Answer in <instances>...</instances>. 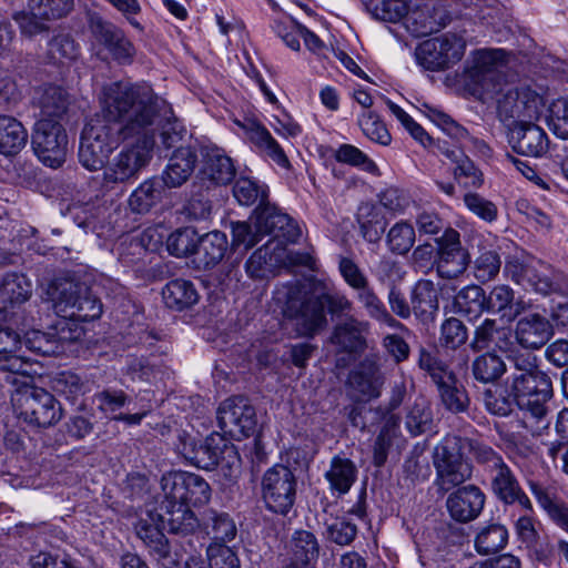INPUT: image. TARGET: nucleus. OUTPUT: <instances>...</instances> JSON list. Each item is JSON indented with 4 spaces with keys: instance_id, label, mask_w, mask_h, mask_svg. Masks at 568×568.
I'll list each match as a JSON object with an SVG mask.
<instances>
[{
    "instance_id": "nucleus-1",
    "label": "nucleus",
    "mask_w": 568,
    "mask_h": 568,
    "mask_svg": "<svg viewBox=\"0 0 568 568\" xmlns=\"http://www.w3.org/2000/svg\"><path fill=\"white\" fill-rule=\"evenodd\" d=\"M101 114L91 118L81 133L79 161L89 171L102 169L121 142L130 141L161 105L151 87L123 81L102 89Z\"/></svg>"
},
{
    "instance_id": "nucleus-2",
    "label": "nucleus",
    "mask_w": 568,
    "mask_h": 568,
    "mask_svg": "<svg viewBox=\"0 0 568 568\" xmlns=\"http://www.w3.org/2000/svg\"><path fill=\"white\" fill-rule=\"evenodd\" d=\"M505 60L501 49H481L471 53L464 72L468 91L483 102L497 101V112L501 121H515L518 115L519 88H505L499 70Z\"/></svg>"
},
{
    "instance_id": "nucleus-3",
    "label": "nucleus",
    "mask_w": 568,
    "mask_h": 568,
    "mask_svg": "<svg viewBox=\"0 0 568 568\" xmlns=\"http://www.w3.org/2000/svg\"><path fill=\"white\" fill-rule=\"evenodd\" d=\"M160 106L142 123V130L133 134L128 144L115 154L103 171V185L113 187L138 179L153 158L155 131L160 122Z\"/></svg>"
},
{
    "instance_id": "nucleus-4",
    "label": "nucleus",
    "mask_w": 568,
    "mask_h": 568,
    "mask_svg": "<svg viewBox=\"0 0 568 568\" xmlns=\"http://www.w3.org/2000/svg\"><path fill=\"white\" fill-rule=\"evenodd\" d=\"M54 312L64 318L89 322L102 314V303L83 282L57 278L47 288Z\"/></svg>"
},
{
    "instance_id": "nucleus-5",
    "label": "nucleus",
    "mask_w": 568,
    "mask_h": 568,
    "mask_svg": "<svg viewBox=\"0 0 568 568\" xmlns=\"http://www.w3.org/2000/svg\"><path fill=\"white\" fill-rule=\"evenodd\" d=\"M504 272L516 284L542 296L562 291V274L550 264L525 253L509 256Z\"/></svg>"
},
{
    "instance_id": "nucleus-6",
    "label": "nucleus",
    "mask_w": 568,
    "mask_h": 568,
    "mask_svg": "<svg viewBox=\"0 0 568 568\" xmlns=\"http://www.w3.org/2000/svg\"><path fill=\"white\" fill-rule=\"evenodd\" d=\"M465 444V438L448 434L435 446L433 464L438 490L447 493L471 478L473 466L464 458Z\"/></svg>"
},
{
    "instance_id": "nucleus-7",
    "label": "nucleus",
    "mask_w": 568,
    "mask_h": 568,
    "mask_svg": "<svg viewBox=\"0 0 568 568\" xmlns=\"http://www.w3.org/2000/svg\"><path fill=\"white\" fill-rule=\"evenodd\" d=\"M178 439V452L199 468L212 470L223 462L230 468L239 462L234 445L219 433H213L204 440H201L182 432L179 434Z\"/></svg>"
},
{
    "instance_id": "nucleus-8",
    "label": "nucleus",
    "mask_w": 568,
    "mask_h": 568,
    "mask_svg": "<svg viewBox=\"0 0 568 568\" xmlns=\"http://www.w3.org/2000/svg\"><path fill=\"white\" fill-rule=\"evenodd\" d=\"M418 365L436 385L440 404L446 410L456 415L468 412L470 406L468 393L447 364L422 347L419 349Z\"/></svg>"
},
{
    "instance_id": "nucleus-9",
    "label": "nucleus",
    "mask_w": 568,
    "mask_h": 568,
    "mask_svg": "<svg viewBox=\"0 0 568 568\" xmlns=\"http://www.w3.org/2000/svg\"><path fill=\"white\" fill-rule=\"evenodd\" d=\"M18 417L36 427H50L62 418L61 404L48 390L23 385L11 396Z\"/></svg>"
},
{
    "instance_id": "nucleus-10",
    "label": "nucleus",
    "mask_w": 568,
    "mask_h": 568,
    "mask_svg": "<svg viewBox=\"0 0 568 568\" xmlns=\"http://www.w3.org/2000/svg\"><path fill=\"white\" fill-rule=\"evenodd\" d=\"M284 312L295 322L296 332L301 336L312 337L327 324L317 285L312 293L290 291Z\"/></svg>"
},
{
    "instance_id": "nucleus-11",
    "label": "nucleus",
    "mask_w": 568,
    "mask_h": 568,
    "mask_svg": "<svg viewBox=\"0 0 568 568\" xmlns=\"http://www.w3.org/2000/svg\"><path fill=\"white\" fill-rule=\"evenodd\" d=\"M297 479L293 470L282 464L274 465L262 478V497L273 513L286 515L295 504Z\"/></svg>"
},
{
    "instance_id": "nucleus-12",
    "label": "nucleus",
    "mask_w": 568,
    "mask_h": 568,
    "mask_svg": "<svg viewBox=\"0 0 568 568\" xmlns=\"http://www.w3.org/2000/svg\"><path fill=\"white\" fill-rule=\"evenodd\" d=\"M465 50L466 40L463 36L446 32L420 43L416 50V58L425 69L440 71L459 62Z\"/></svg>"
},
{
    "instance_id": "nucleus-13",
    "label": "nucleus",
    "mask_w": 568,
    "mask_h": 568,
    "mask_svg": "<svg viewBox=\"0 0 568 568\" xmlns=\"http://www.w3.org/2000/svg\"><path fill=\"white\" fill-rule=\"evenodd\" d=\"M216 419L224 435L235 440L253 435L257 425L255 408L243 396L223 400L217 408Z\"/></svg>"
},
{
    "instance_id": "nucleus-14",
    "label": "nucleus",
    "mask_w": 568,
    "mask_h": 568,
    "mask_svg": "<svg viewBox=\"0 0 568 568\" xmlns=\"http://www.w3.org/2000/svg\"><path fill=\"white\" fill-rule=\"evenodd\" d=\"M39 160L47 166H61L67 156L68 135L59 121L39 119L31 139Z\"/></svg>"
},
{
    "instance_id": "nucleus-15",
    "label": "nucleus",
    "mask_w": 568,
    "mask_h": 568,
    "mask_svg": "<svg viewBox=\"0 0 568 568\" xmlns=\"http://www.w3.org/2000/svg\"><path fill=\"white\" fill-rule=\"evenodd\" d=\"M161 489L170 503L187 506L206 504L211 498L210 485L201 476L187 471H171L162 476Z\"/></svg>"
},
{
    "instance_id": "nucleus-16",
    "label": "nucleus",
    "mask_w": 568,
    "mask_h": 568,
    "mask_svg": "<svg viewBox=\"0 0 568 568\" xmlns=\"http://www.w3.org/2000/svg\"><path fill=\"white\" fill-rule=\"evenodd\" d=\"M89 29L94 41L103 45L115 61L122 64L132 62L135 48L122 29L99 14L90 16Z\"/></svg>"
},
{
    "instance_id": "nucleus-17",
    "label": "nucleus",
    "mask_w": 568,
    "mask_h": 568,
    "mask_svg": "<svg viewBox=\"0 0 568 568\" xmlns=\"http://www.w3.org/2000/svg\"><path fill=\"white\" fill-rule=\"evenodd\" d=\"M437 244L438 275L443 278H457L466 271L470 262L469 253L462 246L459 233L454 229H446L444 234L437 239Z\"/></svg>"
},
{
    "instance_id": "nucleus-18",
    "label": "nucleus",
    "mask_w": 568,
    "mask_h": 568,
    "mask_svg": "<svg viewBox=\"0 0 568 568\" xmlns=\"http://www.w3.org/2000/svg\"><path fill=\"white\" fill-rule=\"evenodd\" d=\"M418 4H410L406 20L407 28L416 37H425L439 31L449 22V14L443 0H422Z\"/></svg>"
},
{
    "instance_id": "nucleus-19",
    "label": "nucleus",
    "mask_w": 568,
    "mask_h": 568,
    "mask_svg": "<svg viewBox=\"0 0 568 568\" xmlns=\"http://www.w3.org/2000/svg\"><path fill=\"white\" fill-rule=\"evenodd\" d=\"M485 503V493L477 485L468 484L453 490L445 505L452 519L467 524L479 517Z\"/></svg>"
},
{
    "instance_id": "nucleus-20",
    "label": "nucleus",
    "mask_w": 568,
    "mask_h": 568,
    "mask_svg": "<svg viewBox=\"0 0 568 568\" xmlns=\"http://www.w3.org/2000/svg\"><path fill=\"white\" fill-rule=\"evenodd\" d=\"M554 335L550 320L539 313H528L519 317L513 332L514 341L524 349H539Z\"/></svg>"
},
{
    "instance_id": "nucleus-21",
    "label": "nucleus",
    "mask_w": 568,
    "mask_h": 568,
    "mask_svg": "<svg viewBox=\"0 0 568 568\" xmlns=\"http://www.w3.org/2000/svg\"><path fill=\"white\" fill-rule=\"evenodd\" d=\"M255 227L263 236L273 235L286 242H296L301 236L297 224L276 206L266 203L255 210Z\"/></svg>"
},
{
    "instance_id": "nucleus-22",
    "label": "nucleus",
    "mask_w": 568,
    "mask_h": 568,
    "mask_svg": "<svg viewBox=\"0 0 568 568\" xmlns=\"http://www.w3.org/2000/svg\"><path fill=\"white\" fill-rule=\"evenodd\" d=\"M508 141L521 155L539 158L548 151L547 133L532 122L509 124Z\"/></svg>"
},
{
    "instance_id": "nucleus-23",
    "label": "nucleus",
    "mask_w": 568,
    "mask_h": 568,
    "mask_svg": "<svg viewBox=\"0 0 568 568\" xmlns=\"http://www.w3.org/2000/svg\"><path fill=\"white\" fill-rule=\"evenodd\" d=\"M493 494L504 504H518L527 510L532 509L528 496L525 494L511 468L504 462L488 473Z\"/></svg>"
},
{
    "instance_id": "nucleus-24",
    "label": "nucleus",
    "mask_w": 568,
    "mask_h": 568,
    "mask_svg": "<svg viewBox=\"0 0 568 568\" xmlns=\"http://www.w3.org/2000/svg\"><path fill=\"white\" fill-rule=\"evenodd\" d=\"M514 339L513 329L509 326L499 324L494 318H485L473 332L469 348L474 353L483 351L503 352Z\"/></svg>"
},
{
    "instance_id": "nucleus-25",
    "label": "nucleus",
    "mask_w": 568,
    "mask_h": 568,
    "mask_svg": "<svg viewBox=\"0 0 568 568\" xmlns=\"http://www.w3.org/2000/svg\"><path fill=\"white\" fill-rule=\"evenodd\" d=\"M383 384L384 376L377 359L373 357L364 358L348 377V385L357 394L358 400L379 397Z\"/></svg>"
},
{
    "instance_id": "nucleus-26",
    "label": "nucleus",
    "mask_w": 568,
    "mask_h": 568,
    "mask_svg": "<svg viewBox=\"0 0 568 568\" xmlns=\"http://www.w3.org/2000/svg\"><path fill=\"white\" fill-rule=\"evenodd\" d=\"M27 365L20 334L14 328L0 324V372L24 375Z\"/></svg>"
},
{
    "instance_id": "nucleus-27",
    "label": "nucleus",
    "mask_w": 568,
    "mask_h": 568,
    "mask_svg": "<svg viewBox=\"0 0 568 568\" xmlns=\"http://www.w3.org/2000/svg\"><path fill=\"white\" fill-rule=\"evenodd\" d=\"M204 159L201 171L202 180L210 184L224 185L235 176V168L230 156L216 145H205L202 148Z\"/></svg>"
},
{
    "instance_id": "nucleus-28",
    "label": "nucleus",
    "mask_w": 568,
    "mask_h": 568,
    "mask_svg": "<svg viewBox=\"0 0 568 568\" xmlns=\"http://www.w3.org/2000/svg\"><path fill=\"white\" fill-rule=\"evenodd\" d=\"M163 527L155 514L148 513L145 518H140L135 525L136 536L150 549L151 554L158 559H163L168 564H174L171 559V550L168 539L163 534Z\"/></svg>"
},
{
    "instance_id": "nucleus-29",
    "label": "nucleus",
    "mask_w": 568,
    "mask_h": 568,
    "mask_svg": "<svg viewBox=\"0 0 568 568\" xmlns=\"http://www.w3.org/2000/svg\"><path fill=\"white\" fill-rule=\"evenodd\" d=\"M169 498L163 496L159 505L158 517L163 528L173 534L187 535L193 532L199 526V520L190 506L182 503H170Z\"/></svg>"
},
{
    "instance_id": "nucleus-30",
    "label": "nucleus",
    "mask_w": 568,
    "mask_h": 568,
    "mask_svg": "<svg viewBox=\"0 0 568 568\" xmlns=\"http://www.w3.org/2000/svg\"><path fill=\"white\" fill-rule=\"evenodd\" d=\"M528 487L547 516L568 532V505L558 496L556 489L535 480L528 481Z\"/></svg>"
},
{
    "instance_id": "nucleus-31",
    "label": "nucleus",
    "mask_w": 568,
    "mask_h": 568,
    "mask_svg": "<svg viewBox=\"0 0 568 568\" xmlns=\"http://www.w3.org/2000/svg\"><path fill=\"white\" fill-rule=\"evenodd\" d=\"M197 155L189 146L176 149L162 174L163 184L170 189L184 184L194 172Z\"/></svg>"
},
{
    "instance_id": "nucleus-32",
    "label": "nucleus",
    "mask_w": 568,
    "mask_h": 568,
    "mask_svg": "<svg viewBox=\"0 0 568 568\" xmlns=\"http://www.w3.org/2000/svg\"><path fill=\"white\" fill-rule=\"evenodd\" d=\"M511 392L516 394L517 399L538 396L541 399H550L552 396V383L550 377L539 371L510 374Z\"/></svg>"
},
{
    "instance_id": "nucleus-33",
    "label": "nucleus",
    "mask_w": 568,
    "mask_h": 568,
    "mask_svg": "<svg viewBox=\"0 0 568 568\" xmlns=\"http://www.w3.org/2000/svg\"><path fill=\"white\" fill-rule=\"evenodd\" d=\"M368 326L367 322L349 316L334 327L331 342L342 352L349 354L362 352L366 346L363 333L368 329Z\"/></svg>"
},
{
    "instance_id": "nucleus-34",
    "label": "nucleus",
    "mask_w": 568,
    "mask_h": 568,
    "mask_svg": "<svg viewBox=\"0 0 568 568\" xmlns=\"http://www.w3.org/2000/svg\"><path fill=\"white\" fill-rule=\"evenodd\" d=\"M33 104L40 110L39 119L59 121L69 106V95L58 85H48L37 91Z\"/></svg>"
},
{
    "instance_id": "nucleus-35",
    "label": "nucleus",
    "mask_w": 568,
    "mask_h": 568,
    "mask_svg": "<svg viewBox=\"0 0 568 568\" xmlns=\"http://www.w3.org/2000/svg\"><path fill=\"white\" fill-rule=\"evenodd\" d=\"M413 313L423 322L433 321L439 308L438 291L429 280H419L412 290Z\"/></svg>"
},
{
    "instance_id": "nucleus-36",
    "label": "nucleus",
    "mask_w": 568,
    "mask_h": 568,
    "mask_svg": "<svg viewBox=\"0 0 568 568\" xmlns=\"http://www.w3.org/2000/svg\"><path fill=\"white\" fill-rule=\"evenodd\" d=\"M229 242L225 233L212 231L199 236L195 258L201 267L207 270L223 260Z\"/></svg>"
},
{
    "instance_id": "nucleus-37",
    "label": "nucleus",
    "mask_w": 568,
    "mask_h": 568,
    "mask_svg": "<svg viewBox=\"0 0 568 568\" xmlns=\"http://www.w3.org/2000/svg\"><path fill=\"white\" fill-rule=\"evenodd\" d=\"M162 297L169 308L183 311L195 305L200 296L191 281L176 278L163 287Z\"/></svg>"
},
{
    "instance_id": "nucleus-38",
    "label": "nucleus",
    "mask_w": 568,
    "mask_h": 568,
    "mask_svg": "<svg viewBox=\"0 0 568 568\" xmlns=\"http://www.w3.org/2000/svg\"><path fill=\"white\" fill-rule=\"evenodd\" d=\"M27 142L28 131L23 124L13 116L0 115V153L16 155Z\"/></svg>"
},
{
    "instance_id": "nucleus-39",
    "label": "nucleus",
    "mask_w": 568,
    "mask_h": 568,
    "mask_svg": "<svg viewBox=\"0 0 568 568\" xmlns=\"http://www.w3.org/2000/svg\"><path fill=\"white\" fill-rule=\"evenodd\" d=\"M507 372V365L496 351H485L471 362L473 377L484 384L497 382Z\"/></svg>"
},
{
    "instance_id": "nucleus-40",
    "label": "nucleus",
    "mask_w": 568,
    "mask_h": 568,
    "mask_svg": "<svg viewBox=\"0 0 568 568\" xmlns=\"http://www.w3.org/2000/svg\"><path fill=\"white\" fill-rule=\"evenodd\" d=\"M486 294L478 285H468L454 296L455 312L468 321L477 320L486 311Z\"/></svg>"
},
{
    "instance_id": "nucleus-41",
    "label": "nucleus",
    "mask_w": 568,
    "mask_h": 568,
    "mask_svg": "<svg viewBox=\"0 0 568 568\" xmlns=\"http://www.w3.org/2000/svg\"><path fill=\"white\" fill-rule=\"evenodd\" d=\"M356 298L371 318L384 323L392 328H404V325L395 320L387 311L384 302L379 298L371 284L358 290L356 292Z\"/></svg>"
},
{
    "instance_id": "nucleus-42",
    "label": "nucleus",
    "mask_w": 568,
    "mask_h": 568,
    "mask_svg": "<svg viewBox=\"0 0 568 568\" xmlns=\"http://www.w3.org/2000/svg\"><path fill=\"white\" fill-rule=\"evenodd\" d=\"M356 475V466L351 459L335 456L331 460V467L326 471L325 478L332 490L346 494L354 484Z\"/></svg>"
},
{
    "instance_id": "nucleus-43",
    "label": "nucleus",
    "mask_w": 568,
    "mask_h": 568,
    "mask_svg": "<svg viewBox=\"0 0 568 568\" xmlns=\"http://www.w3.org/2000/svg\"><path fill=\"white\" fill-rule=\"evenodd\" d=\"M483 402L486 409L498 416H508L515 406H517V397L511 392V382L507 377L504 388H487L483 392Z\"/></svg>"
},
{
    "instance_id": "nucleus-44",
    "label": "nucleus",
    "mask_w": 568,
    "mask_h": 568,
    "mask_svg": "<svg viewBox=\"0 0 568 568\" xmlns=\"http://www.w3.org/2000/svg\"><path fill=\"white\" fill-rule=\"evenodd\" d=\"M324 538L338 546H348L357 535V526L345 516H325L323 518Z\"/></svg>"
},
{
    "instance_id": "nucleus-45",
    "label": "nucleus",
    "mask_w": 568,
    "mask_h": 568,
    "mask_svg": "<svg viewBox=\"0 0 568 568\" xmlns=\"http://www.w3.org/2000/svg\"><path fill=\"white\" fill-rule=\"evenodd\" d=\"M293 561L291 565L307 566L317 560L320 545L315 535L306 530H297L292 537Z\"/></svg>"
},
{
    "instance_id": "nucleus-46",
    "label": "nucleus",
    "mask_w": 568,
    "mask_h": 568,
    "mask_svg": "<svg viewBox=\"0 0 568 568\" xmlns=\"http://www.w3.org/2000/svg\"><path fill=\"white\" fill-rule=\"evenodd\" d=\"M508 540L507 529L499 524L483 527L475 537V549L481 556L499 552Z\"/></svg>"
},
{
    "instance_id": "nucleus-47",
    "label": "nucleus",
    "mask_w": 568,
    "mask_h": 568,
    "mask_svg": "<svg viewBox=\"0 0 568 568\" xmlns=\"http://www.w3.org/2000/svg\"><path fill=\"white\" fill-rule=\"evenodd\" d=\"M356 220L362 236L369 243L379 241L384 232V223L379 209L373 203H362L358 206Z\"/></svg>"
},
{
    "instance_id": "nucleus-48",
    "label": "nucleus",
    "mask_w": 568,
    "mask_h": 568,
    "mask_svg": "<svg viewBox=\"0 0 568 568\" xmlns=\"http://www.w3.org/2000/svg\"><path fill=\"white\" fill-rule=\"evenodd\" d=\"M399 424L400 419L395 415H390L385 419V423L374 443L373 458L375 466L381 467L386 463L389 448L400 434Z\"/></svg>"
},
{
    "instance_id": "nucleus-49",
    "label": "nucleus",
    "mask_w": 568,
    "mask_h": 568,
    "mask_svg": "<svg viewBox=\"0 0 568 568\" xmlns=\"http://www.w3.org/2000/svg\"><path fill=\"white\" fill-rule=\"evenodd\" d=\"M273 241L257 248L246 261L245 272L252 280L268 277L276 265L277 258L272 253Z\"/></svg>"
},
{
    "instance_id": "nucleus-50",
    "label": "nucleus",
    "mask_w": 568,
    "mask_h": 568,
    "mask_svg": "<svg viewBox=\"0 0 568 568\" xmlns=\"http://www.w3.org/2000/svg\"><path fill=\"white\" fill-rule=\"evenodd\" d=\"M203 521L207 534L216 541H231L236 535L235 523L226 513L209 509L204 514Z\"/></svg>"
},
{
    "instance_id": "nucleus-51",
    "label": "nucleus",
    "mask_w": 568,
    "mask_h": 568,
    "mask_svg": "<svg viewBox=\"0 0 568 568\" xmlns=\"http://www.w3.org/2000/svg\"><path fill=\"white\" fill-rule=\"evenodd\" d=\"M80 55V45L69 33L55 34L48 42V58L58 64H67Z\"/></svg>"
},
{
    "instance_id": "nucleus-52",
    "label": "nucleus",
    "mask_w": 568,
    "mask_h": 568,
    "mask_svg": "<svg viewBox=\"0 0 568 568\" xmlns=\"http://www.w3.org/2000/svg\"><path fill=\"white\" fill-rule=\"evenodd\" d=\"M161 199V185L158 180L149 179L142 182L131 194L129 205L133 212L146 213Z\"/></svg>"
},
{
    "instance_id": "nucleus-53",
    "label": "nucleus",
    "mask_w": 568,
    "mask_h": 568,
    "mask_svg": "<svg viewBox=\"0 0 568 568\" xmlns=\"http://www.w3.org/2000/svg\"><path fill=\"white\" fill-rule=\"evenodd\" d=\"M433 422L432 407L425 399L415 400L405 417L406 429L412 436L429 432L433 428Z\"/></svg>"
},
{
    "instance_id": "nucleus-54",
    "label": "nucleus",
    "mask_w": 568,
    "mask_h": 568,
    "mask_svg": "<svg viewBox=\"0 0 568 568\" xmlns=\"http://www.w3.org/2000/svg\"><path fill=\"white\" fill-rule=\"evenodd\" d=\"M519 95L517 103L518 115H515L513 124L528 123L537 120L544 109L542 97L528 87H520Z\"/></svg>"
},
{
    "instance_id": "nucleus-55",
    "label": "nucleus",
    "mask_w": 568,
    "mask_h": 568,
    "mask_svg": "<svg viewBox=\"0 0 568 568\" xmlns=\"http://www.w3.org/2000/svg\"><path fill=\"white\" fill-rule=\"evenodd\" d=\"M199 234L192 226L181 227L172 232L166 240L169 253L176 257L195 255Z\"/></svg>"
},
{
    "instance_id": "nucleus-56",
    "label": "nucleus",
    "mask_w": 568,
    "mask_h": 568,
    "mask_svg": "<svg viewBox=\"0 0 568 568\" xmlns=\"http://www.w3.org/2000/svg\"><path fill=\"white\" fill-rule=\"evenodd\" d=\"M415 229L406 221L395 223L386 235V244L392 253L404 255L414 246Z\"/></svg>"
},
{
    "instance_id": "nucleus-57",
    "label": "nucleus",
    "mask_w": 568,
    "mask_h": 568,
    "mask_svg": "<svg viewBox=\"0 0 568 568\" xmlns=\"http://www.w3.org/2000/svg\"><path fill=\"white\" fill-rule=\"evenodd\" d=\"M233 195L240 204L246 206L253 205L257 201H260L258 206H263L267 203L266 189L247 176L236 179L233 185Z\"/></svg>"
},
{
    "instance_id": "nucleus-58",
    "label": "nucleus",
    "mask_w": 568,
    "mask_h": 568,
    "mask_svg": "<svg viewBox=\"0 0 568 568\" xmlns=\"http://www.w3.org/2000/svg\"><path fill=\"white\" fill-rule=\"evenodd\" d=\"M159 100L161 101V114L155 134L160 132L162 143L165 148H172L182 139L184 130L178 119L173 115L172 111L165 105L164 101L161 98H159Z\"/></svg>"
},
{
    "instance_id": "nucleus-59",
    "label": "nucleus",
    "mask_w": 568,
    "mask_h": 568,
    "mask_svg": "<svg viewBox=\"0 0 568 568\" xmlns=\"http://www.w3.org/2000/svg\"><path fill=\"white\" fill-rule=\"evenodd\" d=\"M23 345L31 352L42 356H52L62 352L60 339L54 334L41 331L27 333L22 341Z\"/></svg>"
},
{
    "instance_id": "nucleus-60",
    "label": "nucleus",
    "mask_w": 568,
    "mask_h": 568,
    "mask_svg": "<svg viewBox=\"0 0 568 568\" xmlns=\"http://www.w3.org/2000/svg\"><path fill=\"white\" fill-rule=\"evenodd\" d=\"M0 295L11 304L23 303L31 296V284L23 275L8 274L0 285Z\"/></svg>"
},
{
    "instance_id": "nucleus-61",
    "label": "nucleus",
    "mask_w": 568,
    "mask_h": 568,
    "mask_svg": "<svg viewBox=\"0 0 568 568\" xmlns=\"http://www.w3.org/2000/svg\"><path fill=\"white\" fill-rule=\"evenodd\" d=\"M51 384L55 393L64 396L69 400H75L85 393V383L79 375L72 372L58 373L52 378Z\"/></svg>"
},
{
    "instance_id": "nucleus-62",
    "label": "nucleus",
    "mask_w": 568,
    "mask_h": 568,
    "mask_svg": "<svg viewBox=\"0 0 568 568\" xmlns=\"http://www.w3.org/2000/svg\"><path fill=\"white\" fill-rule=\"evenodd\" d=\"M467 339L468 329L460 320L449 317L443 322L439 341L444 347L457 349L463 346Z\"/></svg>"
},
{
    "instance_id": "nucleus-63",
    "label": "nucleus",
    "mask_w": 568,
    "mask_h": 568,
    "mask_svg": "<svg viewBox=\"0 0 568 568\" xmlns=\"http://www.w3.org/2000/svg\"><path fill=\"white\" fill-rule=\"evenodd\" d=\"M160 373L159 366L146 357L130 356L126 361L124 374L131 381L151 383Z\"/></svg>"
},
{
    "instance_id": "nucleus-64",
    "label": "nucleus",
    "mask_w": 568,
    "mask_h": 568,
    "mask_svg": "<svg viewBox=\"0 0 568 568\" xmlns=\"http://www.w3.org/2000/svg\"><path fill=\"white\" fill-rule=\"evenodd\" d=\"M29 8L41 19H60L72 10L73 0H29Z\"/></svg>"
}]
</instances>
